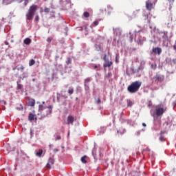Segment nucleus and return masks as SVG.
Masks as SVG:
<instances>
[{"instance_id":"1","label":"nucleus","mask_w":176,"mask_h":176,"mask_svg":"<svg viewBox=\"0 0 176 176\" xmlns=\"http://www.w3.org/2000/svg\"><path fill=\"white\" fill-rule=\"evenodd\" d=\"M53 111V106L49 105L48 107H45L43 104H39L38 106V116L40 119H43V118H47Z\"/></svg>"},{"instance_id":"2","label":"nucleus","mask_w":176,"mask_h":176,"mask_svg":"<svg viewBox=\"0 0 176 176\" xmlns=\"http://www.w3.org/2000/svg\"><path fill=\"white\" fill-rule=\"evenodd\" d=\"M142 85V82L141 81L133 82L129 86H128L127 90L129 93L134 94V93H137V91L140 90V87H141Z\"/></svg>"},{"instance_id":"3","label":"nucleus","mask_w":176,"mask_h":176,"mask_svg":"<svg viewBox=\"0 0 176 176\" xmlns=\"http://www.w3.org/2000/svg\"><path fill=\"white\" fill-rule=\"evenodd\" d=\"M36 10H38V6L32 5L26 14L27 20H32L34 16H35V13H36Z\"/></svg>"},{"instance_id":"4","label":"nucleus","mask_w":176,"mask_h":176,"mask_svg":"<svg viewBox=\"0 0 176 176\" xmlns=\"http://www.w3.org/2000/svg\"><path fill=\"white\" fill-rule=\"evenodd\" d=\"M153 79L155 83H162V82H164V75L157 74L153 76Z\"/></svg>"},{"instance_id":"5","label":"nucleus","mask_w":176,"mask_h":176,"mask_svg":"<svg viewBox=\"0 0 176 176\" xmlns=\"http://www.w3.org/2000/svg\"><path fill=\"white\" fill-rule=\"evenodd\" d=\"M166 109L163 107H157L155 109V113L157 116H162L164 112H166Z\"/></svg>"},{"instance_id":"6","label":"nucleus","mask_w":176,"mask_h":176,"mask_svg":"<svg viewBox=\"0 0 176 176\" xmlns=\"http://www.w3.org/2000/svg\"><path fill=\"white\" fill-rule=\"evenodd\" d=\"M146 8L149 12H151V10L153 9V3L151 2V0H148L147 1H146Z\"/></svg>"},{"instance_id":"7","label":"nucleus","mask_w":176,"mask_h":176,"mask_svg":"<svg viewBox=\"0 0 176 176\" xmlns=\"http://www.w3.org/2000/svg\"><path fill=\"white\" fill-rule=\"evenodd\" d=\"M74 120H75V118H74L73 116H68L66 124L74 125Z\"/></svg>"},{"instance_id":"8","label":"nucleus","mask_w":176,"mask_h":176,"mask_svg":"<svg viewBox=\"0 0 176 176\" xmlns=\"http://www.w3.org/2000/svg\"><path fill=\"white\" fill-rule=\"evenodd\" d=\"M53 164H54V159L50 157L46 165L47 168H52V166H53Z\"/></svg>"},{"instance_id":"9","label":"nucleus","mask_w":176,"mask_h":176,"mask_svg":"<svg viewBox=\"0 0 176 176\" xmlns=\"http://www.w3.org/2000/svg\"><path fill=\"white\" fill-rule=\"evenodd\" d=\"M95 49L97 52H102L103 48H102V43H96L95 44Z\"/></svg>"},{"instance_id":"10","label":"nucleus","mask_w":176,"mask_h":176,"mask_svg":"<svg viewBox=\"0 0 176 176\" xmlns=\"http://www.w3.org/2000/svg\"><path fill=\"white\" fill-rule=\"evenodd\" d=\"M153 53H154L155 54H158L159 56H160V54H162V48H160V47H154V48H153Z\"/></svg>"},{"instance_id":"11","label":"nucleus","mask_w":176,"mask_h":176,"mask_svg":"<svg viewBox=\"0 0 176 176\" xmlns=\"http://www.w3.org/2000/svg\"><path fill=\"white\" fill-rule=\"evenodd\" d=\"M113 63L112 61H108V60H106V62L104 63V64L103 65V67L104 68H107V67H111V65H112Z\"/></svg>"},{"instance_id":"12","label":"nucleus","mask_w":176,"mask_h":176,"mask_svg":"<svg viewBox=\"0 0 176 176\" xmlns=\"http://www.w3.org/2000/svg\"><path fill=\"white\" fill-rule=\"evenodd\" d=\"M29 107H35V100L30 99L28 102Z\"/></svg>"},{"instance_id":"13","label":"nucleus","mask_w":176,"mask_h":176,"mask_svg":"<svg viewBox=\"0 0 176 176\" xmlns=\"http://www.w3.org/2000/svg\"><path fill=\"white\" fill-rule=\"evenodd\" d=\"M32 42L31 38H26L24 41H23V43H25V45H30Z\"/></svg>"},{"instance_id":"14","label":"nucleus","mask_w":176,"mask_h":176,"mask_svg":"<svg viewBox=\"0 0 176 176\" xmlns=\"http://www.w3.org/2000/svg\"><path fill=\"white\" fill-rule=\"evenodd\" d=\"M3 5H10L12 3V0H3Z\"/></svg>"},{"instance_id":"15","label":"nucleus","mask_w":176,"mask_h":176,"mask_svg":"<svg viewBox=\"0 0 176 176\" xmlns=\"http://www.w3.org/2000/svg\"><path fill=\"white\" fill-rule=\"evenodd\" d=\"M45 13H50V8H44ZM40 13H43V10H41Z\"/></svg>"},{"instance_id":"16","label":"nucleus","mask_w":176,"mask_h":176,"mask_svg":"<svg viewBox=\"0 0 176 176\" xmlns=\"http://www.w3.org/2000/svg\"><path fill=\"white\" fill-rule=\"evenodd\" d=\"M28 119H29V120H30V122H32V120H34V119H35V115H34L33 113H30L29 115Z\"/></svg>"},{"instance_id":"17","label":"nucleus","mask_w":176,"mask_h":176,"mask_svg":"<svg viewBox=\"0 0 176 176\" xmlns=\"http://www.w3.org/2000/svg\"><path fill=\"white\" fill-rule=\"evenodd\" d=\"M67 93L69 96H72V94H74V88H69Z\"/></svg>"},{"instance_id":"18","label":"nucleus","mask_w":176,"mask_h":176,"mask_svg":"<svg viewBox=\"0 0 176 176\" xmlns=\"http://www.w3.org/2000/svg\"><path fill=\"white\" fill-rule=\"evenodd\" d=\"M42 153H43V150L41 149L39 150L38 152H37L36 153V155L38 157H41V156H42Z\"/></svg>"},{"instance_id":"19","label":"nucleus","mask_w":176,"mask_h":176,"mask_svg":"<svg viewBox=\"0 0 176 176\" xmlns=\"http://www.w3.org/2000/svg\"><path fill=\"white\" fill-rule=\"evenodd\" d=\"M83 16H84V17L87 19L88 17H90V13H89V12H85L83 13Z\"/></svg>"},{"instance_id":"20","label":"nucleus","mask_w":176,"mask_h":176,"mask_svg":"<svg viewBox=\"0 0 176 176\" xmlns=\"http://www.w3.org/2000/svg\"><path fill=\"white\" fill-rule=\"evenodd\" d=\"M24 66H23V65H21V66H19V65H18V66H16V67H15V69H17V71H20V69H24Z\"/></svg>"},{"instance_id":"21","label":"nucleus","mask_w":176,"mask_h":176,"mask_svg":"<svg viewBox=\"0 0 176 176\" xmlns=\"http://www.w3.org/2000/svg\"><path fill=\"white\" fill-rule=\"evenodd\" d=\"M86 155H84L83 157H81V162L82 163L86 164L87 163V161H86Z\"/></svg>"},{"instance_id":"22","label":"nucleus","mask_w":176,"mask_h":176,"mask_svg":"<svg viewBox=\"0 0 176 176\" xmlns=\"http://www.w3.org/2000/svg\"><path fill=\"white\" fill-rule=\"evenodd\" d=\"M163 37L164 38V39H168V32H164Z\"/></svg>"},{"instance_id":"23","label":"nucleus","mask_w":176,"mask_h":176,"mask_svg":"<svg viewBox=\"0 0 176 176\" xmlns=\"http://www.w3.org/2000/svg\"><path fill=\"white\" fill-rule=\"evenodd\" d=\"M91 81V78H87L85 80V85H89V82Z\"/></svg>"},{"instance_id":"24","label":"nucleus","mask_w":176,"mask_h":176,"mask_svg":"<svg viewBox=\"0 0 176 176\" xmlns=\"http://www.w3.org/2000/svg\"><path fill=\"white\" fill-rule=\"evenodd\" d=\"M133 104H134V103L131 100H127V107H132Z\"/></svg>"},{"instance_id":"25","label":"nucleus","mask_w":176,"mask_h":176,"mask_svg":"<svg viewBox=\"0 0 176 176\" xmlns=\"http://www.w3.org/2000/svg\"><path fill=\"white\" fill-rule=\"evenodd\" d=\"M85 90L87 91H89V90H90V87L89 86V84H85Z\"/></svg>"},{"instance_id":"26","label":"nucleus","mask_w":176,"mask_h":176,"mask_svg":"<svg viewBox=\"0 0 176 176\" xmlns=\"http://www.w3.org/2000/svg\"><path fill=\"white\" fill-rule=\"evenodd\" d=\"M34 64H35V60L31 59V60L29 63L30 67H32V65H34Z\"/></svg>"},{"instance_id":"27","label":"nucleus","mask_w":176,"mask_h":176,"mask_svg":"<svg viewBox=\"0 0 176 176\" xmlns=\"http://www.w3.org/2000/svg\"><path fill=\"white\" fill-rule=\"evenodd\" d=\"M16 83H17L18 90H21V89H23V85L19 83V82H17Z\"/></svg>"},{"instance_id":"28","label":"nucleus","mask_w":176,"mask_h":176,"mask_svg":"<svg viewBox=\"0 0 176 176\" xmlns=\"http://www.w3.org/2000/svg\"><path fill=\"white\" fill-rule=\"evenodd\" d=\"M111 76H112V73H108V74L105 76V78H106V79H109V78H111Z\"/></svg>"},{"instance_id":"29","label":"nucleus","mask_w":176,"mask_h":176,"mask_svg":"<svg viewBox=\"0 0 176 176\" xmlns=\"http://www.w3.org/2000/svg\"><path fill=\"white\" fill-rule=\"evenodd\" d=\"M129 35L131 41H133V39H134V34L132 32H129Z\"/></svg>"},{"instance_id":"30","label":"nucleus","mask_w":176,"mask_h":176,"mask_svg":"<svg viewBox=\"0 0 176 176\" xmlns=\"http://www.w3.org/2000/svg\"><path fill=\"white\" fill-rule=\"evenodd\" d=\"M72 63V59H71V58H67V64L69 65Z\"/></svg>"},{"instance_id":"31","label":"nucleus","mask_w":176,"mask_h":176,"mask_svg":"<svg viewBox=\"0 0 176 176\" xmlns=\"http://www.w3.org/2000/svg\"><path fill=\"white\" fill-rule=\"evenodd\" d=\"M160 140H161L162 142H163L166 141V139L164 138V136L161 135V136L160 137Z\"/></svg>"},{"instance_id":"32","label":"nucleus","mask_w":176,"mask_h":176,"mask_svg":"<svg viewBox=\"0 0 176 176\" xmlns=\"http://www.w3.org/2000/svg\"><path fill=\"white\" fill-rule=\"evenodd\" d=\"M23 1H24L23 6H27V5H28V2H30V0H23Z\"/></svg>"},{"instance_id":"33","label":"nucleus","mask_w":176,"mask_h":176,"mask_svg":"<svg viewBox=\"0 0 176 176\" xmlns=\"http://www.w3.org/2000/svg\"><path fill=\"white\" fill-rule=\"evenodd\" d=\"M151 68H153V69H156V68H157L156 64H152L151 65Z\"/></svg>"},{"instance_id":"34","label":"nucleus","mask_w":176,"mask_h":176,"mask_svg":"<svg viewBox=\"0 0 176 176\" xmlns=\"http://www.w3.org/2000/svg\"><path fill=\"white\" fill-rule=\"evenodd\" d=\"M60 96H61V95H60V94H57V97H56V98H57L58 102H60Z\"/></svg>"},{"instance_id":"35","label":"nucleus","mask_w":176,"mask_h":176,"mask_svg":"<svg viewBox=\"0 0 176 176\" xmlns=\"http://www.w3.org/2000/svg\"><path fill=\"white\" fill-rule=\"evenodd\" d=\"M116 63L118 64V63H119V56L118 55H116Z\"/></svg>"},{"instance_id":"36","label":"nucleus","mask_w":176,"mask_h":176,"mask_svg":"<svg viewBox=\"0 0 176 176\" xmlns=\"http://www.w3.org/2000/svg\"><path fill=\"white\" fill-rule=\"evenodd\" d=\"M98 24V21H95L94 22V25H93V27H96V25Z\"/></svg>"},{"instance_id":"37","label":"nucleus","mask_w":176,"mask_h":176,"mask_svg":"<svg viewBox=\"0 0 176 176\" xmlns=\"http://www.w3.org/2000/svg\"><path fill=\"white\" fill-rule=\"evenodd\" d=\"M170 5H173L174 4V0H168Z\"/></svg>"},{"instance_id":"38","label":"nucleus","mask_w":176,"mask_h":176,"mask_svg":"<svg viewBox=\"0 0 176 176\" xmlns=\"http://www.w3.org/2000/svg\"><path fill=\"white\" fill-rule=\"evenodd\" d=\"M35 21H39V15H36L35 17Z\"/></svg>"},{"instance_id":"39","label":"nucleus","mask_w":176,"mask_h":176,"mask_svg":"<svg viewBox=\"0 0 176 176\" xmlns=\"http://www.w3.org/2000/svg\"><path fill=\"white\" fill-rule=\"evenodd\" d=\"M97 104H101V100L100 99V98H98L97 101H96Z\"/></svg>"},{"instance_id":"40","label":"nucleus","mask_w":176,"mask_h":176,"mask_svg":"<svg viewBox=\"0 0 176 176\" xmlns=\"http://www.w3.org/2000/svg\"><path fill=\"white\" fill-rule=\"evenodd\" d=\"M58 140H61V136L58 135L56 138V141H58Z\"/></svg>"},{"instance_id":"41","label":"nucleus","mask_w":176,"mask_h":176,"mask_svg":"<svg viewBox=\"0 0 176 176\" xmlns=\"http://www.w3.org/2000/svg\"><path fill=\"white\" fill-rule=\"evenodd\" d=\"M97 68H98V65H94V69H97Z\"/></svg>"},{"instance_id":"42","label":"nucleus","mask_w":176,"mask_h":176,"mask_svg":"<svg viewBox=\"0 0 176 176\" xmlns=\"http://www.w3.org/2000/svg\"><path fill=\"white\" fill-rule=\"evenodd\" d=\"M1 103L3 104L4 105H6V102L5 100H1Z\"/></svg>"},{"instance_id":"43","label":"nucleus","mask_w":176,"mask_h":176,"mask_svg":"<svg viewBox=\"0 0 176 176\" xmlns=\"http://www.w3.org/2000/svg\"><path fill=\"white\" fill-rule=\"evenodd\" d=\"M104 60L105 62L107 61V54H104Z\"/></svg>"},{"instance_id":"44","label":"nucleus","mask_w":176,"mask_h":176,"mask_svg":"<svg viewBox=\"0 0 176 176\" xmlns=\"http://www.w3.org/2000/svg\"><path fill=\"white\" fill-rule=\"evenodd\" d=\"M47 42H52V39L50 38H47Z\"/></svg>"},{"instance_id":"45","label":"nucleus","mask_w":176,"mask_h":176,"mask_svg":"<svg viewBox=\"0 0 176 176\" xmlns=\"http://www.w3.org/2000/svg\"><path fill=\"white\" fill-rule=\"evenodd\" d=\"M4 43H5V45H9V43H8V41H5Z\"/></svg>"},{"instance_id":"46","label":"nucleus","mask_w":176,"mask_h":176,"mask_svg":"<svg viewBox=\"0 0 176 176\" xmlns=\"http://www.w3.org/2000/svg\"><path fill=\"white\" fill-rule=\"evenodd\" d=\"M142 126H144V127H146V124L142 123Z\"/></svg>"},{"instance_id":"47","label":"nucleus","mask_w":176,"mask_h":176,"mask_svg":"<svg viewBox=\"0 0 176 176\" xmlns=\"http://www.w3.org/2000/svg\"><path fill=\"white\" fill-rule=\"evenodd\" d=\"M54 152H58V149L55 148V149L54 150Z\"/></svg>"},{"instance_id":"48","label":"nucleus","mask_w":176,"mask_h":176,"mask_svg":"<svg viewBox=\"0 0 176 176\" xmlns=\"http://www.w3.org/2000/svg\"><path fill=\"white\" fill-rule=\"evenodd\" d=\"M153 2L155 3V2H157V0H153Z\"/></svg>"},{"instance_id":"49","label":"nucleus","mask_w":176,"mask_h":176,"mask_svg":"<svg viewBox=\"0 0 176 176\" xmlns=\"http://www.w3.org/2000/svg\"><path fill=\"white\" fill-rule=\"evenodd\" d=\"M33 82H35V79H33Z\"/></svg>"},{"instance_id":"50","label":"nucleus","mask_w":176,"mask_h":176,"mask_svg":"<svg viewBox=\"0 0 176 176\" xmlns=\"http://www.w3.org/2000/svg\"><path fill=\"white\" fill-rule=\"evenodd\" d=\"M43 104H45V102H43Z\"/></svg>"},{"instance_id":"51","label":"nucleus","mask_w":176,"mask_h":176,"mask_svg":"<svg viewBox=\"0 0 176 176\" xmlns=\"http://www.w3.org/2000/svg\"><path fill=\"white\" fill-rule=\"evenodd\" d=\"M53 101H54V98Z\"/></svg>"}]
</instances>
